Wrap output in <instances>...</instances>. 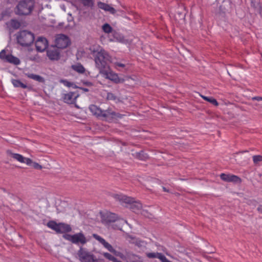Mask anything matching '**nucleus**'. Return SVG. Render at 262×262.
<instances>
[{
    "instance_id": "nucleus-14",
    "label": "nucleus",
    "mask_w": 262,
    "mask_h": 262,
    "mask_svg": "<svg viewBox=\"0 0 262 262\" xmlns=\"http://www.w3.org/2000/svg\"><path fill=\"white\" fill-rule=\"evenodd\" d=\"M93 237L98 241L108 251L114 254L116 253V250L113 247V246L101 236L97 234H93Z\"/></svg>"
},
{
    "instance_id": "nucleus-23",
    "label": "nucleus",
    "mask_w": 262,
    "mask_h": 262,
    "mask_svg": "<svg viewBox=\"0 0 262 262\" xmlns=\"http://www.w3.org/2000/svg\"><path fill=\"white\" fill-rule=\"evenodd\" d=\"M25 75L30 79H33L40 82H42L44 81L43 78L38 75H36L30 73H25Z\"/></svg>"
},
{
    "instance_id": "nucleus-8",
    "label": "nucleus",
    "mask_w": 262,
    "mask_h": 262,
    "mask_svg": "<svg viewBox=\"0 0 262 262\" xmlns=\"http://www.w3.org/2000/svg\"><path fill=\"white\" fill-rule=\"evenodd\" d=\"M63 237L64 239L71 242L76 245H83L85 244L88 241L82 232L74 234L73 235L65 234Z\"/></svg>"
},
{
    "instance_id": "nucleus-6",
    "label": "nucleus",
    "mask_w": 262,
    "mask_h": 262,
    "mask_svg": "<svg viewBox=\"0 0 262 262\" xmlns=\"http://www.w3.org/2000/svg\"><path fill=\"white\" fill-rule=\"evenodd\" d=\"M34 40V34L26 30L20 31L17 36V42L22 46H29Z\"/></svg>"
},
{
    "instance_id": "nucleus-25",
    "label": "nucleus",
    "mask_w": 262,
    "mask_h": 262,
    "mask_svg": "<svg viewBox=\"0 0 262 262\" xmlns=\"http://www.w3.org/2000/svg\"><path fill=\"white\" fill-rule=\"evenodd\" d=\"M12 83L13 84V86L15 88H22L23 89H26L27 88V86L26 84L22 83L20 80L17 79H12Z\"/></svg>"
},
{
    "instance_id": "nucleus-5",
    "label": "nucleus",
    "mask_w": 262,
    "mask_h": 262,
    "mask_svg": "<svg viewBox=\"0 0 262 262\" xmlns=\"http://www.w3.org/2000/svg\"><path fill=\"white\" fill-rule=\"evenodd\" d=\"M77 255L80 262H99L93 252L82 247L79 248Z\"/></svg>"
},
{
    "instance_id": "nucleus-10",
    "label": "nucleus",
    "mask_w": 262,
    "mask_h": 262,
    "mask_svg": "<svg viewBox=\"0 0 262 262\" xmlns=\"http://www.w3.org/2000/svg\"><path fill=\"white\" fill-rule=\"evenodd\" d=\"M70 44L69 37L63 34H58L55 39V46L57 48L64 49Z\"/></svg>"
},
{
    "instance_id": "nucleus-21",
    "label": "nucleus",
    "mask_w": 262,
    "mask_h": 262,
    "mask_svg": "<svg viewBox=\"0 0 262 262\" xmlns=\"http://www.w3.org/2000/svg\"><path fill=\"white\" fill-rule=\"evenodd\" d=\"M6 25L9 29H18L20 27V23L17 20L11 19L6 23Z\"/></svg>"
},
{
    "instance_id": "nucleus-9",
    "label": "nucleus",
    "mask_w": 262,
    "mask_h": 262,
    "mask_svg": "<svg viewBox=\"0 0 262 262\" xmlns=\"http://www.w3.org/2000/svg\"><path fill=\"white\" fill-rule=\"evenodd\" d=\"M100 73L103 75L105 78L108 79L116 83H120L123 81V79H120L118 75L110 71L108 67L106 69H104L103 71H100Z\"/></svg>"
},
{
    "instance_id": "nucleus-34",
    "label": "nucleus",
    "mask_w": 262,
    "mask_h": 262,
    "mask_svg": "<svg viewBox=\"0 0 262 262\" xmlns=\"http://www.w3.org/2000/svg\"><path fill=\"white\" fill-rule=\"evenodd\" d=\"M257 210L259 213H262V204L258 207Z\"/></svg>"
},
{
    "instance_id": "nucleus-22",
    "label": "nucleus",
    "mask_w": 262,
    "mask_h": 262,
    "mask_svg": "<svg viewBox=\"0 0 262 262\" xmlns=\"http://www.w3.org/2000/svg\"><path fill=\"white\" fill-rule=\"evenodd\" d=\"M146 256L149 258H157L159 259L161 261L163 259L165 255L159 252H149L146 253Z\"/></svg>"
},
{
    "instance_id": "nucleus-35",
    "label": "nucleus",
    "mask_w": 262,
    "mask_h": 262,
    "mask_svg": "<svg viewBox=\"0 0 262 262\" xmlns=\"http://www.w3.org/2000/svg\"><path fill=\"white\" fill-rule=\"evenodd\" d=\"M143 154V152H139V158H140L141 160H144V159L146 158H147V156L145 155L144 158H141V155Z\"/></svg>"
},
{
    "instance_id": "nucleus-37",
    "label": "nucleus",
    "mask_w": 262,
    "mask_h": 262,
    "mask_svg": "<svg viewBox=\"0 0 262 262\" xmlns=\"http://www.w3.org/2000/svg\"><path fill=\"white\" fill-rule=\"evenodd\" d=\"M125 39H124L123 37H122V38L120 39V42H125Z\"/></svg>"
},
{
    "instance_id": "nucleus-27",
    "label": "nucleus",
    "mask_w": 262,
    "mask_h": 262,
    "mask_svg": "<svg viewBox=\"0 0 262 262\" xmlns=\"http://www.w3.org/2000/svg\"><path fill=\"white\" fill-rule=\"evenodd\" d=\"M103 31L106 33H110L112 31V27L108 24H105L102 26Z\"/></svg>"
},
{
    "instance_id": "nucleus-1",
    "label": "nucleus",
    "mask_w": 262,
    "mask_h": 262,
    "mask_svg": "<svg viewBox=\"0 0 262 262\" xmlns=\"http://www.w3.org/2000/svg\"><path fill=\"white\" fill-rule=\"evenodd\" d=\"M90 50L94 58L96 67L99 72L108 68L107 63L111 61V57L106 51L99 45H94Z\"/></svg>"
},
{
    "instance_id": "nucleus-39",
    "label": "nucleus",
    "mask_w": 262,
    "mask_h": 262,
    "mask_svg": "<svg viewBox=\"0 0 262 262\" xmlns=\"http://www.w3.org/2000/svg\"><path fill=\"white\" fill-rule=\"evenodd\" d=\"M84 90L85 91H88V90L87 89H84Z\"/></svg>"
},
{
    "instance_id": "nucleus-19",
    "label": "nucleus",
    "mask_w": 262,
    "mask_h": 262,
    "mask_svg": "<svg viewBox=\"0 0 262 262\" xmlns=\"http://www.w3.org/2000/svg\"><path fill=\"white\" fill-rule=\"evenodd\" d=\"M98 6L99 8L104 10L105 11L108 12L112 14H115L116 12V10L113 7L102 2H99L98 3Z\"/></svg>"
},
{
    "instance_id": "nucleus-24",
    "label": "nucleus",
    "mask_w": 262,
    "mask_h": 262,
    "mask_svg": "<svg viewBox=\"0 0 262 262\" xmlns=\"http://www.w3.org/2000/svg\"><path fill=\"white\" fill-rule=\"evenodd\" d=\"M72 69L79 74H83L85 71V68L80 63H76L72 66Z\"/></svg>"
},
{
    "instance_id": "nucleus-33",
    "label": "nucleus",
    "mask_w": 262,
    "mask_h": 262,
    "mask_svg": "<svg viewBox=\"0 0 262 262\" xmlns=\"http://www.w3.org/2000/svg\"><path fill=\"white\" fill-rule=\"evenodd\" d=\"M253 100H256L257 101H261L262 100V97H254L252 98Z\"/></svg>"
},
{
    "instance_id": "nucleus-11",
    "label": "nucleus",
    "mask_w": 262,
    "mask_h": 262,
    "mask_svg": "<svg viewBox=\"0 0 262 262\" xmlns=\"http://www.w3.org/2000/svg\"><path fill=\"white\" fill-rule=\"evenodd\" d=\"M0 59L5 62H8L15 65H18L20 63V60L17 57H14L10 54H6L5 50H3L0 52Z\"/></svg>"
},
{
    "instance_id": "nucleus-29",
    "label": "nucleus",
    "mask_w": 262,
    "mask_h": 262,
    "mask_svg": "<svg viewBox=\"0 0 262 262\" xmlns=\"http://www.w3.org/2000/svg\"><path fill=\"white\" fill-rule=\"evenodd\" d=\"M106 99L107 100L116 101L118 99L117 97L112 93H107L106 96Z\"/></svg>"
},
{
    "instance_id": "nucleus-28",
    "label": "nucleus",
    "mask_w": 262,
    "mask_h": 262,
    "mask_svg": "<svg viewBox=\"0 0 262 262\" xmlns=\"http://www.w3.org/2000/svg\"><path fill=\"white\" fill-rule=\"evenodd\" d=\"M253 163L255 164H257L259 162L262 161V156L254 155L252 157Z\"/></svg>"
},
{
    "instance_id": "nucleus-2",
    "label": "nucleus",
    "mask_w": 262,
    "mask_h": 262,
    "mask_svg": "<svg viewBox=\"0 0 262 262\" xmlns=\"http://www.w3.org/2000/svg\"><path fill=\"white\" fill-rule=\"evenodd\" d=\"M89 110L93 115L97 117H101L104 120L108 122H111L114 119L122 118L123 115L116 113L111 110H102L97 106L92 104L89 106Z\"/></svg>"
},
{
    "instance_id": "nucleus-4",
    "label": "nucleus",
    "mask_w": 262,
    "mask_h": 262,
    "mask_svg": "<svg viewBox=\"0 0 262 262\" xmlns=\"http://www.w3.org/2000/svg\"><path fill=\"white\" fill-rule=\"evenodd\" d=\"M34 0H22L16 7V13L23 15L29 14L33 9Z\"/></svg>"
},
{
    "instance_id": "nucleus-3",
    "label": "nucleus",
    "mask_w": 262,
    "mask_h": 262,
    "mask_svg": "<svg viewBox=\"0 0 262 262\" xmlns=\"http://www.w3.org/2000/svg\"><path fill=\"white\" fill-rule=\"evenodd\" d=\"M113 198L118 201L120 203L123 204H128L129 207L133 212L138 213L142 208V204L139 202L135 201V199L133 198L127 196L122 194H114Z\"/></svg>"
},
{
    "instance_id": "nucleus-26",
    "label": "nucleus",
    "mask_w": 262,
    "mask_h": 262,
    "mask_svg": "<svg viewBox=\"0 0 262 262\" xmlns=\"http://www.w3.org/2000/svg\"><path fill=\"white\" fill-rule=\"evenodd\" d=\"M201 97L205 100L209 102L211 104H213L215 106H217L219 105V103L216 101V100L213 97H209L203 95H201Z\"/></svg>"
},
{
    "instance_id": "nucleus-38",
    "label": "nucleus",
    "mask_w": 262,
    "mask_h": 262,
    "mask_svg": "<svg viewBox=\"0 0 262 262\" xmlns=\"http://www.w3.org/2000/svg\"><path fill=\"white\" fill-rule=\"evenodd\" d=\"M163 189L164 191H165V192L168 191V190H167V189L164 187H163Z\"/></svg>"
},
{
    "instance_id": "nucleus-12",
    "label": "nucleus",
    "mask_w": 262,
    "mask_h": 262,
    "mask_svg": "<svg viewBox=\"0 0 262 262\" xmlns=\"http://www.w3.org/2000/svg\"><path fill=\"white\" fill-rule=\"evenodd\" d=\"M118 219V215L111 212L106 211L101 214L102 222L105 225H110L115 222Z\"/></svg>"
},
{
    "instance_id": "nucleus-30",
    "label": "nucleus",
    "mask_w": 262,
    "mask_h": 262,
    "mask_svg": "<svg viewBox=\"0 0 262 262\" xmlns=\"http://www.w3.org/2000/svg\"><path fill=\"white\" fill-rule=\"evenodd\" d=\"M84 6H91L92 5V0H81Z\"/></svg>"
},
{
    "instance_id": "nucleus-13",
    "label": "nucleus",
    "mask_w": 262,
    "mask_h": 262,
    "mask_svg": "<svg viewBox=\"0 0 262 262\" xmlns=\"http://www.w3.org/2000/svg\"><path fill=\"white\" fill-rule=\"evenodd\" d=\"M7 154L20 163H25L27 165H31L32 164V161L31 159L25 158L20 154L13 153L10 150H8Z\"/></svg>"
},
{
    "instance_id": "nucleus-7",
    "label": "nucleus",
    "mask_w": 262,
    "mask_h": 262,
    "mask_svg": "<svg viewBox=\"0 0 262 262\" xmlns=\"http://www.w3.org/2000/svg\"><path fill=\"white\" fill-rule=\"evenodd\" d=\"M47 226L58 233H67L72 230V228L69 225L62 223H57L53 221L48 222Z\"/></svg>"
},
{
    "instance_id": "nucleus-31",
    "label": "nucleus",
    "mask_w": 262,
    "mask_h": 262,
    "mask_svg": "<svg viewBox=\"0 0 262 262\" xmlns=\"http://www.w3.org/2000/svg\"><path fill=\"white\" fill-rule=\"evenodd\" d=\"M32 164H33V167L35 169H41L42 168V166L36 162H32Z\"/></svg>"
},
{
    "instance_id": "nucleus-32",
    "label": "nucleus",
    "mask_w": 262,
    "mask_h": 262,
    "mask_svg": "<svg viewBox=\"0 0 262 262\" xmlns=\"http://www.w3.org/2000/svg\"><path fill=\"white\" fill-rule=\"evenodd\" d=\"M115 65L116 66H118V67H121V68H124L125 67V64H124L123 63H120V62H116L115 63Z\"/></svg>"
},
{
    "instance_id": "nucleus-15",
    "label": "nucleus",
    "mask_w": 262,
    "mask_h": 262,
    "mask_svg": "<svg viewBox=\"0 0 262 262\" xmlns=\"http://www.w3.org/2000/svg\"><path fill=\"white\" fill-rule=\"evenodd\" d=\"M48 46V40L44 37H39L35 42L36 48L38 52H42L45 51Z\"/></svg>"
},
{
    "instance_id": "nucleus-36",
    "label": "nucleus",
    "mask_w": 262,
    "mask_h": 262,
    "mask_svg": "<svg viewBox=\"0 0 262 262\" xmlns=\"http://www.w3.org/2000/svg\"><path fill=\"white\" fill-rule=\"evenodd\" d=\"M162 262H171L170 260H169L165 256H164L163 259L162 260Z\"/></svg>"
},
{
    "instance_id": "nucleus-18",
    "label": "nucleus",
    "mask_w": 262,
    "mask_h": 262,
    "mask_svg": "<svg viewBox=\"0 0 262 262\" xmlns=\"http://www.w3.org/2000/svg\"><path fill=\"white\" fill-rule=\"evenodd\" d=\"M78 95L75 92H69L64 94L63 96L64 101L69 104H72L76 101Z\"/></svg>"
},
{
    "instance_id": "nucleus-40",
    "label": "nucleus",
    "mask_w": 262,
    "mask_h": 262,
    "mask_svg": "<svg viewBox=\"0 0 262 262\" xmlns=\"http://www.w3.org/2000/svg\"><path fill=\"white\" fill-rule=\"evenodd\" d=\"M121 258H123V256H121Z\"/></svg>"
},
{
    "instance_id": "nucleus-16",
    "label": "nucleus",
    "mask_w": 262,
    "mask_h": 262,
    "mask_svg": "<svg viewBox=\"0 0 262 262\" xmlns=\"http://www.w3.org/2000/svg\"><path fill=\"white\" fill-rule=\"evenodd\" d=\"M47 56L50 60H57L59 59L60 54L58 49L52 47L47 51Z\"/></svg>"
},
{
    "instance_id": "nucleus-17",
    "label": "nucleus",
    "mask_w": 262,
    "mask_h": 262,
    "mask_svg": "<svg viewBox=\"0 0 262 262\" xmlns=\"http://www.w3.org/2000/svg\"><path fill=\"white\" fill-rule=\"evenodd\" d=\"M220 178L223 181L228 182H238L241 181V179L239 177L230 174L221 173Z\"/></svg>"
},
{
    "instance_id": "nucleus-20",
    "label": "nucleus",
    "mask_w": 262,
    "mask_h": 262,
    "mask_svg": "<svg viewBox=\"0 0 262 262\" xmlns=\"http://www.w3.org/2000/svg\"><path fill=\"white\" fill-rule=\"evenodd\" d=\"M125 224H127V221L118 216L117 220H116L115 222H114L112 227L114 229L122 230V228Z\"/></svg>"
}]
</instances>
